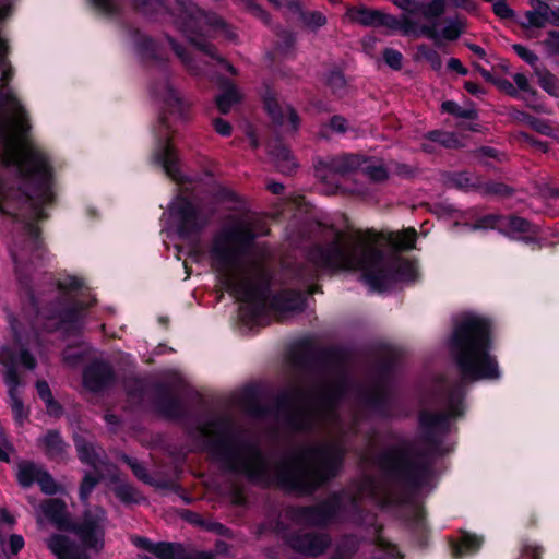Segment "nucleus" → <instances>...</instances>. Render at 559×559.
<instances>
[{
	"mask_svg": "<svg viewBox=\"0 0 559 559\" xmlns=\"http://www.w3.org/2000/svg\"><path fill=\"white\" fill-rule=\"evenodd\" d=\"M417 233L407 228L388 235L372 230L340 233L325 248H317L310 260L317 266L331 271H360L367 283L377 290L390 287L397 281L415 277V267L397 257L384 258L377 250V243L384 239L399 250L415 247Z\"/></svg>",
	"mask_w": 559,
	"mask_h": 559,
	"instance_id": "obj_1",
	"label": "nucleus"
},
{
	"mask_svg": "<svg viewBox=\"0 0 559 559\" xmlns=\"http://www.w3.org/2000/svg\"><path fill=\"white\" fill-rule=\"evenodd\" d=\"M247 223L234 222L224 227L214 240L212 257L225 284L242 301L253 302L264 297L266 277L258 265H243L238 261L240 248L251 240Z\"/></svg>",
	"mask_w": 559,
	"mask_h": 559,
	"instance_id": "obj_2",
	"label": "nucleus"
},
{
	"mask_svg": "<svg viewBox=\"0 0 559 559\" xmlns=\"http://www.w3.org/2000/svg\"><path fill=\"white\" fill-rule=\"evenodd\" d=\"M29 129L31 124L24 108L13 103L10 114L0 121L3 162L7 165H15L22 175L33 176L38 180V189L28 195L37 205L50 200V171L45 157L26 134Z\"/></svg>",
	"mask_w": 559,
	"mask_h": 559,
	"instance_id": "obj_3",
	"label": "nucleus"
},
{
	"mask_svg": "<svg viewBox=\"0 0 559 559\" xmlns=\"http://www.w3.org/2000/svg\"><path fill=\"white\" fill-rule=\"evenodd\" d=\"M491 326L487 319L468 314L455 325L450 353L462 376L471 380L499 377L497 360L489 354Z\"/></svg>",
	"mask_w": 559,
	"mask_h": 559,
	"instance_id": "obj_4",
	"label": "nucleus"
},
{
	"mask_svg": "<svg viewBox=\"0 0 559 559\" xmlns=\"http://www.w3.org/2000/svg\"><path fill=\"white\" fill-rule=\"evenodd\" d=\"M340 463L341 453L336 449L324 448L284 462L278 476L289 487L306 489L333 476Z\"/></svg>",
	"mask_w": 559,
	"mask_h": 559,
	"instance_id": "obj_5",
	"label": "nucleus"
},
{
	"mask_svg": "<svg viewBox=\"0 0 559 559\" xmlns=\"http://www.w3.org/2000/svg\"><path fill=\"white\" fill-rule=\"evenodd\" d=\"M202 435L213 443V454L225 468L249 478L263 474L265 465L255 448L228 440L215 423L205 425Z\"/></svg>",
	"mask_w": 559,
	"mask_h": 559,
	"instance_id": "obj_6",
	"label": "nucleus"
},
{
	"mask_svg": "<svg viewBox=\"0 0 559 559\" xmlns=\"http://www.w3.org/2000/svg\"><path fill=\"white\" fill-rule=\"evenodd\" d=\"M44 515L60 530H71L83 545L95 552H100L105 546L106 512L95 507L84 512L82 521L71 525L66 503L60 499H48L41 503Z\"/></svg>",
	"mask_w": 559,
	"mask_h": 559,
	"instance_id": "obj_7",
	"label": "nucleus"
},
{
	"mask_svg": "<svg viewBox=\"0 0 559 559\" xmlns=\"http://www.w3.org/2000/svg\"><path fill=\"white\" fill-rule=\"evenodd\" d=\"M19 361L28 369H34L36 366L35 358L27 350L21 349L17 354L16 350L11 347L1 348L0 364L3 367L2 374L8 386L11 408L15 420L22 425L28 417V411L20 396L19 388L22 385V380L16 370Z\"/></svg>",
	"mask_w": 559,
	"mask_h": 559,
	"instance_id": "obj_8",
	"label": "nucleus"
},
{
	"mask_svg": "<svg viewBox=\"0 0 559 559\" xmlns=\"http://www.w3.org/2000/svg\"><path fill=\"white\" fill-rule=\"evenodd\" d=\"M265 109L272 120L288 132H295L299 126V118L294 108L285 103H280L276 93L266 88L263 94Z\"/></svg>",
	"mask_w": 559,
	"mask_h": 559,
	"instance_id": "obj_9",
	"label": "nucleus"
},
{
	"mask_svg": "<svg viewBox=\"0 0 559 559\" xmlns=\"http://www.w3.org/2000/svg\"><path fill=\"white\" fill-rule=\"evenodd\" d=\"M178 2L183 7L185 12L187 13V17H185L187 31H190L191 33H210L224 27L223 20L217 15L205 13L187 0H178Z\"/></svg>",
	"mask_w": 559,
	"mask_h": 559,
	"instance_id": "obj_10",
	"label": "nucleus"
},
{
	"mask_svg": "<svg viewBox=\"0 0 559 559\" xmlns=\"http://www.w3.org/2000/svg\"><path fill=\"white\" fill-rule=\"evenodd\" d=\"M288 545L301 554L317 556L328 546V538L322 534L302 530L287 537Z\"/></svg>",
	"mask_w": 559,
	"mask_h": 559,
	"instance_id": "obj_11",
	"label": "nucleus"
},
{
	"mask_svg": "<svg viewBox=\"0 0 559 559\" xmlns=\"http://www.w3.org/2000/svg\"><path fill=\"white\" fill-rule=\"evenodd\" d=\"M132 543L142 549L147 550L158 559H186L185 549L180 544L174 543H153L152 540L134 536Z\"/></svg>",
	"mask_w": 559,
	"mask_h": 559,
	"instance_id": "obj_12",
	"label": "nucleus"
},
{
	"mask_svg": "<svg viewBox=\"0 0 559 559\" xmlns=\"http://www.w3.org/2000/svg\"><path fill=\"white\" fill-rule=\"evenodd\" d=\"M46 544L58 559H91L88 555L79 552L75 544L67 536L53 535Z\"/></svg>",
	"mask_w": 559,
	"mask_h": 559,
	"instance_id": "obj_13",
	"label": "nucleus"
},
{
	"mask_svg": "<svg viewBox=\"0 0 559 559\" xmlns=\"http://www.w3.org/2000/svg\"><path fill=\"white\" fill-rule=\"evenodd\" d=\"M39 445L50 459L63 460L67 455V443L58 431H48L40 440Z\"/></svg>",
	"mask_w": 559,
	"mask_h": 559,
	"instance_id": "obj_14",
	"label": "nucleus"
},
{
	"mask_svg": "<svg viewBox=\"0 0 559 559\" xmlns=\"http://www.w3.org/2000/svg\"><path fill=\"white\" fill-rule=\"evenodd\" d=\"M462 27L459 22H450L439 34L436 29V25H425L420 28V34L425 35L429 39L433 40L435 45L440 47L442 40H455L460 37Z\"/></svg>",
	"mask_w": 559,
	"mask_h": 559,
	"instance_id": "obj_15",
	"label": "nucleus"
},
{
	"mask_svg": "<svg viewBox=\"0 0 559 559\" xmlns=\"http://www.w3.org/2000/svg\"><path fill=\"white\" fill-rule=\"evenodd\" d=\"M329 168L341 176H347L362 166V157L359 155L344 154L330 158Z\"/></svg>",
	"mask_w": 559,
	"mask_h": 559,
	"instance_id": "obj_16",
	"label": "nucleus"
},
{
	"mask_svg": "<svg viewBox=\"0 0 559 559\" xmlns=\"http://www.w3.org/2000/svg\"><path fill=\"white\" fill-rule=\"evenodd\" d=\"M110 379L109 371L103 366H91L83 374L84 385L91 391H98L105 386Z\"/></svg>",
	"mask_w": 559,
	"mask_h": 559,
	"instance_id": "obj_17",
	"label": "nucleus"
},
{
	"mask_svg": "<svg viewBox=\"0 0 559 559\" xmlns=\"http://www.w3.org/2000/svg\"><path fill=\"white\" fill-rule=\"evenodd\" d=\"M350 22L365 27H377L380 11L371 10L366 7L350 8L346 13Z\"/></svg>",
	"mask_w": 559,
	"mask_h": 559,
	"instance_id": "obj_18",
	"label": "nucleus"
},
{
	"mask_svg": "<svg viewBox=\"0 0 559 559\" xmlns=\"http://www.w3.org/2000/svg\"><path fill=\"white\" fill-rule=\"evenodd\" d=\"M378 26H385L390 29L401 31L405 35L415 32V25L408 15H403L399 20V19H396L392 15L385 14L381 11H380V16H379V21H378Z\"/></svg>",
	"mask_w": 559,
	"mask_h": 559,
	"instance_id": "obj_19",
	"label": "nucleus"
},
{
	"mask_svg": "<svg viewBox=\"0 0 559 559\" xmlns=\"http://www.w3.org/2000/svg\"><path fill=\"white\" fill-rule=\"evenodd\" d=\"M43 467L33 463V462H21L17 465L16 477L21 486L29 487L34 483H37V478L41 472Z\"/></svg>",
	"mask_w": 559,
	"mask_h": 559,
	"instance_id": "obj_20",
	"label": "nucleus"
},
{
	"mask_svg": "<svg viewBox=\"0 0 559 559\" xmlns=\"http://www.w3.org/2000/svg\"><path fill=\"white\" fill-rule=\"evenodd\" d=\"M527 23L525 26L544 27L547 23H551L550 8L547 3L537 1V7L525 13Z\"/></svg>",
	"mask_w": 559,
	"mask_h": 559,
	"instance_id": "obj_21",
	"label": "nucleus"
},
{
	"mask_svg": "<svg viewBox=\"0 0 559 559\" xmlns=\"http://www.w3.org/2000/svg\"><path fill=\"white\" fill-rule=\"evenodd\" d=\"M156 158L163 165L166 174L174 180H179V170L177 167V159L169 145H165L162 151L156 155Z\"/></svg>",
	"mask_w": 559,
	"mask_h": 559,
	"instance_id": "obj_22",
	"label": "nucleus"
},
{
	"mask_svg": "<svg viewBox=\"0 0 559 559\" xmlns=\"http://www.w3.org/2000/svg\"><path fill=\"white\" fill-rule=\"evenodd\" d=\"M271 155L280 171L290 174L295 169L296 164L285 146H276L271 151Z\"/></svg>",
	"mask_w": 559,
	"mask_h": 559,
	"instance_id": "obj_23",
	"label": "nucleus"
},
{
	"mask_svg": "<svg viewBox=\"0 0 559 559\" xmlns=\"http://www.w3.org/2000/svg\"><path fill=\"white\" fill-rule=\"evenodd\" d=\"M240 99L238 90L234 85H228L224 93L216 97V105L222 114H227Z\"/></svg>",
	"mask_w": 559,
	"mask_h": 559,
	"instance_id": "obj_24",
	"label": "nucleus"
},
{
	"mask_svg": "<svg viewBox=\"0 0 559 559\" xmlns=\"http://www.w3.org/2000/svg\"><path fill=\"white\" fill-rule=\"evenodd\" d=\"M360 169L374 182H381L388 178V170L382 162L379 160H368L362 158V166Z\"/></svg>",
	"mask_w": 559,
	"mask_h": 559,
	"instance_id": "obj_25",
	"label": "nucleus"
},
{
	"mask_svg": "<svg viewBox=\"0 0 559 559\" xmlns=\"http://www.w3.org/2000/svg\"><path fill=\"white\" fill-rule=\"evenodd\" d=\"M539 85L550 95H558L559 80L546 68H535L534 71Z\"/></svg>",
	"mask_w": 559,
	"mask_h": 559,
	"instance_id": "obj_26",
	"label": "nucleus"
},
{
	"mask_svg": "<svg viewBox=\"0 0 559 559\" xmlns=\"http://www.w3.org/2000/svg\"><path fill=\"white\" fill-rule=\"evenodd\" d=\"M302 297L296 293L285 294L276 301V307L280 311H299L302 309Z\"/></svg>",
	"mask_w": 559,
	"mask_h": 559,
	"instance_id": "obj_27",
	"label": "nucleus"
},
{
	"mask_svg": "<svg viewBox=\"0 0 559 559\" xmlns=\"http://www.w3.org/2000/svg\"><path fill=\"white\" fill-rule=\"evenodd\" d=\"M425 138L448 148H456L461 146L460 141L453 133L436 130L427 133Z\"/></svg>",
	"mask_w": 559,
	"mask_h": 559,
	"instance_id": "obj_28",
	"label": "nucleus"
},
{
	"mask_svg": "<svg viewBox=\"0 0 559 559\" xmlns=\"http://www.w3.org/2000/svg\"><path fill=\"white\" fill-rule=\"evenodd\" d=\"M416 58L428 62L432 70L439 71L442 67V61L437 51L426 45H420L417 48Z\"/></svg>",
	"mask_w": 559,
	"mask_h": 559,
	"instance_id": "obj_29",
	"label": "nucleus"
},
{
	"mask_svg": "<svg viewBox=\"0 0 559 559\" xmlns=\"http://www.w3.org/2000/svg\"><path fill=\"white\" fill-rule=\"evenodd\" d=\"M114 491L116 496L126 503H138L143 499L129 484H119L115 487Z\"/></svg>",
	"mask_w": 559,
	"mask_h": 559,
	"instance_id": "obj_30",
	"label": "nucleus"
},
{
	"mask_svg": "<svg viewBox=\"0 0 559 559\" xmlns=\"http://www.w3.org/2000/svg\"><path fill=\"white\" fill-rule=\"evenodd\" d=\"M349 129L348 122L341 116H334L330 122L321 130L322 136H329L331 133L343 134Z\"/></svg>",
	"mask_w": 559,
	"mask_h": 559,
	"instance_id": "obj_31",
	"label": "nucleus"
},
{
	"mask_svg": "<svg viewBox=\"0 0 559 559\" xmlns=\"http://www.w3.org/2000/svg\"><path fill=\"white\" fill-rule=\"evenodd\" d=\"M481 540L474 535H464L461 543L455 547L454 552L456 557L463 556L467 552L475 551L479 548Z\"/></svg>",
	"mask_w": 559,
	"mask_h": 559,
	"instance_id": "obj_32",
	"label": "nucleus"
},
{
	"mask_svg": "<svg viewBox=\"0 0 559 559\" xmlns=\"http://www.w3.org/2000/svg\"><path fill=\"white\" fill-rule=\"evenodd\" d=\"M191 41L193 43V45L202 52H204L205 55H209L210 57L218 60L219 62H222L225 68L233 74H236V70L234 69L233 66H230L229 63L225 62V60L223 58H221L217 53H216V50L215 48L209 44V43H205V41H199L197 40L195 38L191 37Z\"/></svg>",
	"mask_w": 559,
	"mask_h": 559,
	"instance_id": "obj_33",
	"label": "nucleus"
},
{
	"mask_svg": "<svg viewBox=\"0 0 559 559\" xmlns=\"http://www.w3.org/2000/svg\"><path fill=\"white\" fill-rule=\"evenodd\" d=\"M36 388L39 396L46 402L48 412L58 415L59 406L55 403L48 384L45 381H38Z\"/></svg>",
	"mask_w": 559,
	"mask_h": 559,
	"instance_id": "obj_34",
	"label": "nucleus"
},
{
	"mask_svg": "<svg viewBox=\"0 0 559 559\" xmlns=\"http://www.w3.org/2000/svg\"><path fill=\"white\" fill-rule=\"evenodd\" d=\"M164 100L178 112H183L188 107L180 94L170 86L166 87Z\"/></svg>",
	"mask_w": 559,
	"mask_h": 559,
	"instance_id": "obj_35",
	"label": "nucleus"
},
{
	"mask_svg": "<svg viewBox=\"0 0 559 559\" xmlns=\"http://www.w3.org/2000/svg\"><path fill=\"white\" fill-rule=\"evenodd\" d=\"M442 110L460 118L474 119L476 114L472 108H462L456 103L448 100L442 103Z\"/></svg>",
	"mask_w": 559,
	"mask_h": 559,
	"instance_id": "obj_36",
	"label": "nucleus"
},
{
	"mask_svg": "<svg viewBox=\"0 0 559 559\" xmlns=\"http://www.w3.org/2000/svg\"><path fill=\"white\" fill-rule=\"evenodd\" d=\"M37 484L40 486L41 491L46 495H53L60 490L58 484L55 481L51 475L44 468L41 469L39 477L37 478Z\"/></svg>",
	"mask_w": 559,
	"mask_h": 559,
	"instance_id": "obj_37",
	"label": "nucleus"
},
{
	"mask_svg": "<svg viewBox=\"0 0 559 559\" xmlns=\"http://www.w3.org/2000/svg\"><path fill=\"white\" fill-rule=\"evenodd\" d=\"M419 11L425 19L438 17L444 12V0H432L427 5H419Z\"/></svg>",
	"mask_w": 559,
	"mask_h": 559,
	"instance_id": "obj_38",
	"label": "nucleus"
},
{
	"mask_svg": "<svg viewBox=\"0 0 559 559\" xmlns=\"http://www.w3.org/2000/svg\"><path fill=\"white\" fill-rule=\"evenodd\" d=\"M542 45L546 49L548 56H558L559 55V32L558 31H549L546 34L545 39Z\"/></svg>",
	"mask_w": 559,
	"mask_h": 559,
	"instance_id": "obj_39",
	"label": "nucleus"
},
{
	"mask_svg": "<svg viewBox=\"0 0 559 559\" xmlns=\"http://www.w3.org/2000/svg\"><path fill=\"white\" fill-rule=\"evenodd\" d=\"M302 21L309 28L316 29L326 23V17L318 11L307 12L302 14Z\"/></svg>",
	"mask_w": 559,
	"mask_h": 559,
	"instance_id": "obj_40",
	"label": "nucleus"
},
{
	"mask_svg": "<svg viewBox=\"0 0 559 559\" xmlns=\"http://www.w3.org/2000/svg\"><path fill=\"white\" fill-rule=\"evenodd\" d=\"M123 461L130 466L133 474L142 481L152 484L150 475L146 473L144 466L135 459L123 456Z\"/></svg>",
	"mask_w": 559,
	"mask_h": 559,
	"instance_id": "obj_41",
	"label": "nucleus"
},
{
	"mask_svg": "<svg viewBox=\"0 0 559 559\" xmlns=\"http://www.w3.org/2000/svg\"><path fill=\"white\" fill-rule=\"evenodd\" d=\"M78 451L80 459L86 463L96 466L97 455L95 454L94 447L88 443H79Z\"/></svg>",
	"mask_w": 559,
	"mask_h": 559,
	"instance_id": "obj_42",
	"label": "nucleus"
},
{
	"mask_svg": "<svg viewBox=\"0 0 559 559\" xmlns=\"http://www.w3.org/2000/svg\"><path fill=\"white\" fill-rule=\"evenodd\" d=\"M326 83L334 93H337L345 87L346 80L341 72L333 71L328 75Z\"/></svg>",
	"mask_w": 559,
	"mask_h": 559,
	"instance_id": "obj_43",
	"label": "nucleus"
},
{
	"mask_svg": "<svg viewBox=\"0 0 559 559\" xmlns=\"http://www.w3.org/2000/svg\"><path fill=\"white\" fill-rule=\"evenodd\" d=\"M383 58L389 67L394 70H399L402 68V55L397 50L386 48L383 51Z\"/></svg>",
	"mask_w": 559,
	"mask_h": 559,
	"instance_id": "obj_44",
	"label": "nucleus"
},
{
	"mask_svg": "<svg viewBox=\"0 0 559 559\" xmlns=\"http://www.w3.org/2000/svg\"><path fill=\"white\" fill-rule=\"evenodd\" d=\"M524 117H525L527 123L531 126V128H533L535 131H537L542 134H545V135H551L552 129L546 121H543V120H539V119H536L533 117H528L526 115Z\"/></svg>",
	"mask_w": 559,
	"mask_h": 559,
	"instance_id": "obj_45",
	"label": "nucleus"
},
{
	"mask_svg": "<svg viewBox=\"0 0 559 559\" xmlns=\"http://www.w3.org/2000/svg\"><path fill=\"white\" fill-rule=\"evenodd\" d=\"M513 49L519 57H521L530 64H535L538 60L537 55H535L533 51L528 50L526 47L522 45L515 44L513 45Z\"/></svg>",
	"mask_w": 559,
	"mask_h": 559,
	"instance_id": "obj_46",
	"label": "nucleus"
},
{
	"mask_svg": "<svg viewBox=\"0 0 559 559\" xmlns=\"http://www.w3.org/2000/svg\"><path fill=\"white\" fill-rule=\"evenodd\" d=\"M97 481H98V478H96V477H93V476H90V475L84 477V479H83V481L81 484V490H80L82 499H86L87 498L88 493L95 487Z\"/></svg>",
	"mask_w": 559,
	"mask_h": 559,
	"instance_id": "obj_47",
	"label": "nucleus"
},
{
	"mask_svg": "<svg viewBox=\"0 0 559 559\" xmlns=\"http://www.w3.org/2000/svg\"><path fill=\"white\" fill-rule=\"evenodd\" d=\"M513 80H514L515 84L518 85L519 90H521L523 92H526V93H528L531 95H535L536 94L535 90L532 88V86L528 83L527 78L524 74L515 73L513 75Z\"/></svg>",
	"mask_w": 559,
	"mask_h": 559,
	"instance_id": "obj_48",
	"label": "nucleus"
},
{
	"mask_svg": "<svg viewBox=\"0 0 559 559\" xmlns=\"http://www.w3.org/2000/svg\"><path fill=\"white\" fill-rule=\"evenodd\" d=\"M395 5L407 13H416L419 12V4L414 2L413 0H392Z\"/></svg>",
	"mask_w": 559,
	"mask_h": 559,
	"instance_id": "obj_49",
	"label": "nucleus"
},
{
	"mask_svg": "<svg viewBox=\"0 0 559 559\" xmlns=\"http://www.w3.org/2000/svg\"><path fill=\"white\" fill-rule=\"evenodd\" d=\"M493 11L498 16H500L502 19H507L512 15V10L508 7V4L504 0H499V1L495 2Z\"/></svg>",
	"mask_w": 559,
	"mask_h": 559,
	"instance_id": "obj_50",
	"label": "nucleus"
},
{
	"mask_svg": "<svg viewBox=\"0 0 559 559\" xmlns=\"http://www.w3.org/2000/svg\"><path fill=\"white\" fill-rule=\"evenodd\" d=\"M9 547L13 555H16L24 547V539L21 535L12 534L9 538Z\"/></svg>",
	"mask_w": 559,
	"mask_h": 559,
	"instance_id": "obj_51",
	"label": "nucleus"
},
{
	"mask_svg": "<svg viewBox=\"0 0 559 559\" xmlns=\"http://www.w3.org/2000/svg\"><path fill=\"white\" fill-rule=\"evenodd\" d=\"M213 124H214V128L217 133L225 135V136L230 135L231 126L227 121H225L221 118H217L213 121Z\"/></svg>",
	"mask_w": 559,
	"mask_h": 559,
	"instance_id": "obj_52",
	"label": "nucleus"
},
{
	"mask_svg": "<svg viewBox=\"0 0 559 559\" xmlns=\"http://www.w3.org/2000/svg\"><path fill=\"white\" fill-rule=\"evenodd\" d=\"M395 171L403 177H413L416 174V169L406 164H396Z\"/></svg>",
	"mask_w": 559,
	"mask_h": 559,
	"instance_id": "obj_53",
	"label": "nucleus"
},
{
	"mask_svg": "<svg viewBox=\"0 0 559 559\" xmlns=\"http://www.w3.org/2000/svg\"><path fill=\"white\" fill-rule=\"evenodd\" d=\"M496 84L501 91H503L508 95L514 96L516 94L515 87L508 80H498Z\"/></svg>",
	"mask_w": 559,
	"mask_h": 559,
	"instance_id": "obj_54",
	"label": "nucleus"
},
{
	"mask_svg": "<svg viewBox=\"0 0 559 559\" xmlns=\"http://www.w3.org/2000/svg\"><path fill=\"white\" fill-rule=\"evenodd\" d=\"M440 420V417L429 413L420 415V424L426 427L435 426Z\"/></svg>",
	"mask_w": 559,
	"mask_h": 559,
	"instance_id": "obj_55",
	"label": "nucleus"
},
{
	"mask_svg": "<svg viewBox=\"0 0 559 559\" xmlns=\"http://www.w3.org/2000/svg\"><path fill=\"white\" fill-rule=\"evenodd\" d=\"M448 67L451 69V70H454L461 74H466L467 73V70L463 67V64L461 63V61L459 59H455V58H451L449 61H448Z\"/></svg>",
	"mask_w": 559,
	"mask_h": 559,
	"instance_id": "obj_56",
	"label": "nucleus"
},
{
	"mask_svg": "<svg viewBox=\"0 0 559 559\" xmlns=\"http://www.w3.org/2000/svg\"><path fill=\"white\" fill-rule=\"evenodd\" d=\"M487 191L495 194H503L506 191V187L500 183H493L487 188Z\"/></svg>",
	"mask_w": 559,
	"mask_h": 559,
	"instance_id": "obj_57",
	"label": "nucleus"
},
{
	"mask_svg": "<svg viewBox=\"0 0 559 559\" xmlns=\"http://www.w3.org/2000/svg\"><path fill=\"white\" fill-rule=\"evenodd\" d=\"M425 140L426 141L421 144V150L428 154L433 153L436 151V146H435L436 142H431V141L427 140L426 138H425Z\"/></svg>",
	"mask_w": 559,
	"mask_h": 559,
	"instance_id": "obj_58",
	"label": "nucleus"
},
{
	"mask_svg": "<svg viewBox=\"0 0 559 559\" xmlns=\"http://www.w3.org/2000/svg\"><path fill=\"white\" fill-rule=\"evenodd\" d=\"M267 188L271 192L275 194H280L284 189L283 185L278 182H271L267 185Z\"/></svg>",
	"mask_w": 559,
	"mask_h": 559,
	"instance_id": "obj_59",
	"label": "nucleus"
},
{
	"mask_svg": "<svg viewBox=\"0 0 559 559\" xmlns=\"http://www.w3.org/2000/svg\"><path fill=\"white\" fill-rule=\"evenodd\" d=\"M493 225H495V217L490 216V217H486V218L481 219L476 225V227H493Z\"/></svg>",
	"mask_w": 559,
	"mask_h": 559,
	"instance_id": "obj_60",
	"label": "nucleus"
},
{
	"mask_svg": "<svg viewBox=\"0 0 559 559\" xmlns=\"http://www.w3.org/2000/svg\"><path fill=\"white\" fill-rule=\"evenodd\" d=\"M170 45H171L173 49L175 50V52L177 53V56L179 58H181V60L183 62L188 63V61H187V59H186V57L183 55L182 49L178 45H176L173 40H170Z\"/></svg>",
	"mask_w": 559,
	"mask_h": 559,
	"instance_id": "obj_61",
	"label": "nucleus"
},
{
	"mask_svg": "<svg viewBox=\"0 0 559 559\" xmlns=\"http://www.w3.org/2000/svg\"><path fill=\"white\" fill-rule=\"evenodd\" d=\"M465 88L469 93H472V94H477V93L480 92V87L477 84L473 83V82H466L465 83Z\"/></svg>",
	"mask_w": 559,
	"mask_h": 559,
	"instance_id": "obj_62",
	"label": "nucleus"
},
{
	"mask_svg": "<svg viewBox=\"0 0 559 559\" xmlns=\"http://www.w3.org/2000/svg\"><path fill=\"white\" fill-rule=\"evenodd\" d=\"M551 24L559 26V7L555 10L550 9Z\"/></svg>",
	"mask_w": 559,
	"mask_h": 559,
	"instance_id": "obj_63",
	"label": "nucleus"
},
{
	"mask_svg": "<svg viewBox=\"0 0 559 559\" xmlns=\"http://www.w3.org/2000/svg\"><path fill=\"white\" fill-rule=\"evenodd\" d=\"M195 559H214V555L211 552H200L197 555Z\"/></svg>",
	"mask_w": 559,
	"mask_h": 559,
	"instance_id": "obj_64",
	"label": "nucleus"
}]
</instances>
